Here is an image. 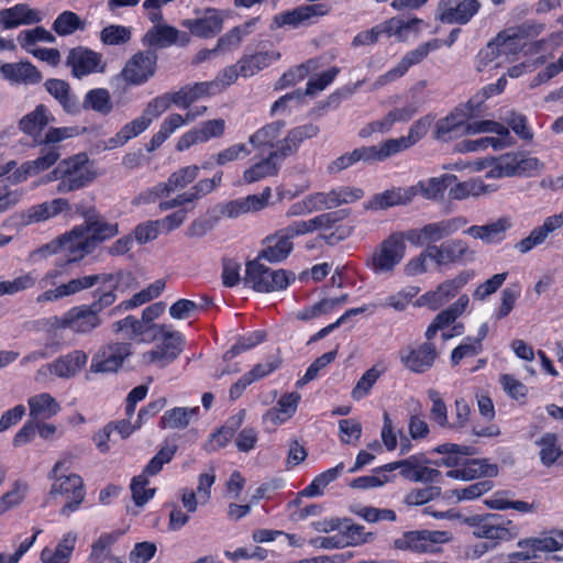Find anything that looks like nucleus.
I'll list each match as a JSON object with an SVG mask.
<instances>
[{
	"label": "nucleus",
	"instance_id": "nucleus-17",
	"mask_svg": "<svg viewBox=\"0 0 563 563\" xmlns=\"http://www.w3.org/2000/svg\"><path fill=\"white\" fill-rule=\"evenodd\" d=\"M131 353L130 343L117 342L108 344L101 347L92 357L90 371L95 373L115 372Z\"/></svg>",
	"mask_w": 563,
	"mask_h": 563
},
{
	"label": "nucleus",
	"instance_id": "nucleus-59",
	"mask_svg": "<svg viewBox=\"0 0 563 563\" xmlns=\"http://www.w3.org/2000/svg\"><path fill=\"white\" fill-rule=\"evenodd\" d=\"M559 438L555 433L547 432L536 441L540 448L539 456L542 465L550 467L559 457H561V449L558 445Z\"/></svg>",
	"mask_w": 563,
	"mask_h": 563
},
{
	"label": "nucleus",
	"instance_id": "nucleus-25",
	"mask_svg": "<svg viewBox=\"0 0 563 563\" xmlns=\"http://www.w3.org/2000/svg\"><path fill=\"white\" fill-rule=\"evenodd\" d=\"M55 120L54 115L44 104H37L33 111L23 115L19 121V129L32 140L42 145L43 131Z\"/></svg>",
	"mask_w": 563,
	"mask_h": 563
},
{
	"label": "nucleus",
	"instance_id": "nucleus-15",
	"mask_svg": "<svg viewBox=\"0 0 563 563\" xmlns=\"http://www.w3.org/2000/svg\"><path fill=\"white\" fill-rule=\"evenodd\" d=\"M441 46L442 41L438 38L428 41L419 45L415 49L408 52L397 64V66L388 70L386 74L379 76L375 81L374 86L376 88H379L390 81H394L402 77L411 66L419 64L428 56L430 52L439 49Z\"/></svg>",
	"mask_w": 563,
	"mask_h": 563
},
{
	"label": "nucleus",
	"instance_id": "nucleus-35",
	"mask_svg": "<svg viewBox=\"0 0 563 563\" xmlns=\"http://www.w3.org/2000/svg\"><path fill=\"white\" fill-rule=\"evenodd\" d=\"M41 19L38 11L31 9L24 3H19L11 8L0 10V26L3 30H11L20 25L37 23Z\"/></svg>",
	"mask_w": 563,
	"mask_h": 563
},
{
	"label": "nucleus",
	"instance_id": "nucleus-62",
	"mask_svg": "<svg viewBox=\"0 0 563 563\" xmlns=\"http://www.w3.org/2000/svg\"><path fill=\"white\" fill-rule=\"evenodd\" d=\"M468 303L470 298L467 295L460 296L455 302H453L446 309L439 312L434 317L433 322L440 330L445 329L450 324H453L455 320L465 312L466 308L468 307Z\"/></svg>",
	"mask_w": 563,
	"mask_h": 563
},
{
	"label": "nucleus",
	"instance_id": "nucleus-23",
	"mask_svg": "<svg viewBox=\"0 0 563 563\" xmlns=\"http://www.w3.org/2000/svg\"><path fill=\"white\" fill-rule=\"evenodd\" d=\"M224 126L225 122L222 119L205 121L183 134L176 144V148L183 152L195 144L208 142L212 137H220L224 133Z\"/></svg>",
	"mask_w": 563,
	"mask_h": 563
},
{
	"label": "nucleus",
	"instance_id": "nucleus-46",
	"mask_svg": "<svg viewBox=\"0 0 563 563\" xmlns=\"http://www.w3.org/2000/svg\"><path fill=\"white\" fill-rule=\"evenodd\" d=\"M280 54L275 51L258 52L251 55H244L238 60L241 76L252 77L261 70L267 68L274 62L279 59Z\"/></svg>",
	"mask_w": 563,
	"mask_h": 563
},
{
	"label": "nucleus",
	"instance_id": "nucleus-12",
	"mask_svg": "<svg viewBox=\"0 0 563 563\" xmlns=\"http://www.w3.org/2000/svg\"><path fill=\"white\" fill-rule=\"evenodd\" d=\"M157 340H161L162 343L157 344L153 350L145 352L143 354V362L164 367L174 362L181 353L184 336L166 325V331H162Z\"/></svg>",
	"mask_w": 563,
	"mask_h": 563
},
{
	"label": "nucleus",
	"instance_id": "nucleus-61",
	"mask_svg": "<svg viewBox=\"0 0 563 563\" xmlns=\"http://www.w3.org/2000/svg\"><path fill=\"white\" fill-rule=\"evenodd\" d=\"M199 169L197 165H189L172 173L167 180L163 181L164 186L167 187L169 196L191 184L198 177Z\"/></svg>",
	"mask_w": 563,
	"mask_h": 563
},
{
	"label": "nucleus",
	"instance_id": "nucleus-24",
	"mask_svg": "<svg viewBox=\"0 0 563 563\" xmlns=\"http://www.w3.org/2000/svg\"><path fill=\"white\" fill-rule=\"evenodd\" d=\"M467 282L468 275L466 273H461L454 278L441 283L435 290L428 291L422 295L421 300L430 309L437 310L454 298Z\"/></svg>",
	"mask_w": 563,
	"mask_h": 563
},
{
	"label": "nucleus",
	"instance_id": "nucleus-21",
	"mask_svg": "<svg viewBox=\"0 0 563 563\" xmlns=\"http://www.w3.org/2000/svg\"><path fill=\"white\" fill-rule=\"evenodd\" d=\"M112 331L123 332L129 338H141L143 342L156 341L162 331H166V324L147 323L143 318L140 320L133 316L115 321Z\"/></svg>",
	"mask_w": 563,
	"mask_h": 563
},
{
	"label": "nucleus",
	"instance_id": "nucleus-11",
	"mask_svg": "<svg viewBox=\"0 0 563 563\" xmlns=\"http://www.w3.org/2000/svg\"><path fill=\"white\" fill-rule=\"evenodd\" d=\"M113 280L112 274H95L73 278L55 288L47 289L36 297L37 303L58 301L65 297L74 296L82 290L92 288L95 285L108 284Z\"/></svg>",
	"mask_w": 563,
	"mask_h": 563
},
{
	"label": "nucleus",
	"instance_id": "nucleus-32",
	"mask_svg": "<svg viewBox=\"0 0 563 563\" xmlns=\"http://www.w3.org/2000/svg\"><path fill=\"white\" fill-rule=\"evenodd\" d=\"M284 158H286L285 155H282L278 148L271 151L266 157L244 170V183L253 184L267 177L276 176L280 168V162Z\"/></svg>",
	"mask_w": 563,
	"mask_h": 563
},
{
	"label": "nucleus",
	"instance_id": "nucleus-38",
	"mask_svg": "<svg viewBox=\"0 0 563 563\" xmlns=\"http://www.w3.org/2000/svg\"><path fill=\"white\" fill-rule=\"evenodd\" d=\"M455 179L454 175L444 174L439 177H432L426 180H420L417 184L409 186L411 201L417 196H421L428 200H435L444 194L448 186Z\"/></svg>",
	"mask_w": 563,
	"mask_h": 563
},
{
	"label": "nucleus",
	"instance_id": "nucleus-49",
	"mask_svg": "<svg viewBox=\"0 0 563 563\" xmlns=\"http://www.w3.org/2000/svg\"><path fill=\"white\" fill-rule=\"evenodd\" d=\"M80 228L96 249L99 242L111 239L119 233L118 224L102 219L88 218Z\"/></svg>",
	"mask_w": 563,
	"mask_h": 563
},
{
	"label": "nucleus",
	"instance_id": "nucleus-31",
	"mask_svg": "<svg viewBox=\"0 0 563 563\" xmlns=\"http://www.w3.org/2000/svg\"><path fill=\"white\" fill-rule=\"evenodd\" d=\"M429 247L432 254V261L439 266L460 262L473 254L467 243L460 239L449 240L440 245H431Z\"/></svg>",
	"mask_w": 563,
	"mask_h": 563
},
{
	"label": "nucleus",
	"instance_id": "nucleus-20",
	"mask_svg": "<svg viewBox=\"0 0 563 563\" xmlns=\"http://www.w3.org/2000/svg\"><path fill=\"white\" fill-rule=\"evenodd\" d=\"M60 253L66 258L65 264L76 263L93 252V243L89 241L80 225H76L70 232L62 235Z\"/></svg>",
	"mask_w": 563,
	"mask_h": 563
},
{
	"label": "nucleus",
	"instance_id": "nucleus-42",
	"mask_svg": "<svg viewBox=\"0 0 563 563\" xmlns=\"http://www.w3.org/2000/svg\"><path fill=\"white\" fill-rule=\"evenodd\" d=\"M494 40L498 45L501 56L509 59L526 46L527 33L520 26L509 27L499 32Z\"/></svg>",
	"mask_w": 563,
	"mask_h": 563
},
{
	"label": "nucleus",
	"instance_id": "nucleus-56",
	"mask_svg": "<svg viewBox=\"0 0 563 563\" xmlns=\"http://www.w3.org/2000/svg\"><path fill=\"white\" fill-rule=\"evenodd\" d=\"M386 372V368L382 364H375L367 369L351 391V397L358 401L369 395L372 388L377 383L379 377Z\"/></svg>",
	"mask_w": 563,
	"mask_h": 563
},
{
	"label": "nucleus",
	"instance_id": "nucleus-26",
	"mask_svg": "<svg viewBox=\"0 0 563 563\" xmlns=\"http://www.w3.org/2000/svg\"><path fill=\"white\" fill-rule=\"evenodd\" d=\"M189 43V36L185 32H180L174 26L167 24H156L150 29L144 37L143 44L165 48L175 44L187 45Z\"/></svg>",
	"mask_w": 563,
	"mask_h": 563
},
{
	"label": "nucleus",
	"instance_id": "nucleus-34",
	"mask_svg": "<svg viewBox=\"0 0 563 563\" xmlns=\"http://www.w3.org/2000/svg\"><path fill=\"white\" fill-rule=\"evenodd\" d=\"M411 202L408 187H394L373 195L365 203L366 210L379 211L396 206H406Z\"/></svg>",
	"mask_w": 563,
	"mask_h": 563
},
{
	"label": "nucleus",
	"instance_id": "nucleus-6",
	"mask_svg": "<svg viewBox=\"0 0 563 563\" xmlns=\"http://www.w3.org/2000/svg\"><path fill=\"white\" fill-rule=\"evenodd\" d=\"M157 55L153 51L137 52L125 63L122 70L112 78L111 85L121 88L122 84L128 86H140L152 78L156 71Z\"/></svg>",
	"mask_w": 563,
	"mask_h": 563
},
{
	"label": "nucleus",
	"instance_id": "nucleus-41",
	"mask_svg": "<svg viewBox=\"0 0 563 563\" xmlns=\"http://www.w3.org/2000/svg\"><path fill=\"white\" fill-rule=\"evenodd\" d=\"M350 213V209H340L321 213L309 220L297 221V223L302 234L311 233L317 230L324 232L333 230L339 225L338 223L346 219Z\"/></svg>",
	"mask_w": 563,
	"mask_h": 563
},
{
	"label": "nucleus",
	"instance_id": "nucleus-3",
	"mask_svg": "<svg viewBox=\"0 0 563 563\" xmlns=\"http://www.w3.org/2000/svg\"><path fill=\"white\" fill-rule=\"evenodd\" d=\"M174 104L170 92L163 93L152 99L144 108L142 114L133 121L124 124L120 131L108 139L104 145L107 150H114L123 146L131 139L140 135L152 123Z\"/></svg>",
	"mask_w": 563,
	"mask_h": 563
},
{
	"label": "nucleus",
	"instance_id": "nucleus-58",
	"mask_svg": "<svg viewBox=\"0 0 563 563\" xmlns=\"http://www.w3.org/2000/svg\"><path fill=\"white\" fill-rule=\"evenodd\" d=\"M344 463L329 468L313 478V481L300 493L306 497H316L323 494V489L333 481H335L343 472Z\"/></svg>",
	"mask_w": 563,
	"mask_h": 563
},
{
	"label": "nucleus",
	"instance_id": "nucleus-8",
	"mask_svg": "<svg viewBox=\"0 0 563 563\" xmlns=\"http://www.w3.org/2000/svg\"><path fill=\"white\" fill-rule=\"evenodd\" d=\"M543 169V163L525 152H510L498 156V164L490 172V176L504 177H533Z\"/></svg>",
	"mask_w": 563,
	"mask_h": 563
},
{
	"label": "nucleus",
	"instance_id": "nucleus-14",
	"mask_svg": "<svg viewBox=\"0 0 563 563\" xmlns=\"http://www.w3.org/2000/svg\"><path fill=\"white\" fill-rule=\"evenodd\" d=\"M65 64L70 68L71 75L78 79L93 73H103L106 69L102 54L85 46L71 48L66 56Z\"/></svg>",
	"mask_w": 563,
	"mask_h": 563
},
{
	"label": "nucleus",
	"instance_id": "nucleus-2",
	"mask_svg": "<svg viewBox=\"0 0 563 563\" xmlns=\"http://www.w3.org/2000/svg\"><path fill=\"white\" fill-rule=\"evenodd\" d=\"M69 463V459L57 461L48 474V478L53 481L49 496L52 498L63 497L66 499L65 505L60 509L62 516H69L77 510L86 496L84 481L79 475L59 474L63 468L68 470L67 464Z\"/></svg>",
	"mask_w": 563,
	"mask_h": 563
},
{
	"label": "nucleus",
	"instance_id": "nucleus-47",
	"mask_svg": "<svg viewBox=\"0 0 563 563\" xmlns=\"http://www.w3.org/2000/svg\"><path fill=\"white\" fill-rule=\"evenodd\" d=\"M30 417L33 420H46L60 411V405L48 393H41L27 399Z\"/></svg>",
	"mask_w": 563,
	"mask_h": 563
},
{
	"label": "nucleus",
	"instance_id": "nucleus-60",
	"mask_svg": "<svg viewBox=\"0 0 563 563\" xmlns=\"http://www.w3.org/2000/svg\"><path fill=\"white\" fill-rule=\"evenodd\" d=\"M52 27L59 36H68L76 31H84L86 22L77 13L66 10L57 15Z\"/></svg>",
	"mask_w": 563,
	"mask_h": 563
},
{
	"label": "nucleus",
	"instance_id": "nucleus-51",
	"mask_svg": "<svg viewBox=\"0 0 563 563\" xmlns=\"http://www.w3.org/2000/svg\"><path fill=\"white\" fill-rule=\"evenodd\" d=\"M284 128V121H274L268 123L253 133L250 136L249 142L253 147L258 150L264 147L277 150V144L280 142L278 139L282 135Z\"/></svg>",
	"mask_w": 563,
	"mask_h": 563
},
{
	"label": "nucleus",
	"instance_id": "nucleus-63",
	"mask_svg": "<svg viewBox=\"0 0 563 563\" xmlns=\"http://www.w3.org/2000/svg\"><path fill=\"white\" fill-rule=\"evenodd\" d=\"M536 552H555L563 549V530H553L538 538L525 541Z\"/></svg>",
	"mask_w": 563,
	"mask_h": 563
},
{
	"label": "nucleus",
	"instance_id": "nucleus-44",
	"mask_svg": "<svg viewBox=\"0 0 563 563\" xmlns=\"http://www.w3.org/2000/svg\"><path fill=\"white\" fill-rule=\"evenodd\" d=\"M47 92L53 96L63 109L69 114H78L80 104L77 97L71 92L68 82L62 79H48L44 84Z\"/></svg>",
	"mask_w": 563,
	"mask_h": 563
},
{
	"label": "nucleus",
	"instance_id": "nucleus-30",
	"mask_svg": "<svg viewBox=\"0 0 563 563\" xmlns=\"http://www.w3.org/2000/svg\"><path fill=\"white\" fill-rule=\"evenodd\" d=\"M271 196L272 190L266 187L261 195H250L228 202L221 213L228 218H238L241 214L260 211L268 205Z\"/></svg>",
	"mask_w": 563,
	"mask_h": 563
},
{
	"label": "nucleus",
	"instance_id": "nucleus-16",
	"mask_svg": "<svg viewBox=\"0 0 563 563\" xmlns=\"http://www.w3.org/2000/svg\"><path fill=\"white\" fill-rule=\"evenodd\" d=\"M468 523L474 528L473 533L477 538L488 540H511L517 536L515 527H507V525H510V521L505 523L500 516L495 514L473 517L468 519Z\"/></svg>",
	"mask_w": 563,
	"mask_h": 563
},
{
	"label": "nucleus",
	"instance_id": "nucleus-28",
	"mask_svg": "<svg viewBox=\"0 0 563 563\" xmlns=\"http://www.w3.org/2000/svg\"><path fill=\"white\" fill-rule=\"evenodd\" d=\"M70 210L71 207L67 199L55 198L53 200L44 201L42 203L30 207L23 212L22 219L24 224L29 225L47 221L63 212H70Z\"/></svg>",
	"mask_w": 563,
	"mask_h": 563
},
{
	"label": "nucleus",
	"instance_id": "nucleus-43",
	"mask_svg": "<svg viewBox=\"0 0 563 563\" xmlns=\"http://www.w3.org/2000/svg\"><path fill=\"white\" fill-rule=\"evenodd\" d=\"M510 228V219L503 217L484 225H472L465 231V233L489 244L501 241L505 238L507 230Z\"/></svg>",
	"mask_w": 563,
	"mask_h": 563
},
{
	"label": "nucleus",
	"instance_id": "nucleus-5",
	"mask_svg": "<svg viewBox=\"0 0 563 563\" xmlns=\"http://www.w3.org/2000/svg\"><path fill=\"white\" fill-rule=\"evenodd\" d=\"M295 275L285 269H272L260 260L246 264L244 282L258 292L279 291L288 287Z\"/></svg>",
	"mask_w": 563,
	"mask_h": 563
},
{
	"label": "nucleus",
	"instance_id": "nucleus-64",
	"mask_svg": "<svg viewBox=\"0 0 563 563\" xmlns=\"http://www.w3.org/2000/svg\"><path fill=\"white\" fill-rule=\"evenodd\" d=\"M16 40L23 49L31 53L36 49L35 45L37 42L54 43L55 36L46 29L36 26L31 30L21 31Z\"/></svg>",
	"mask_w": 563,
	"mask_h": 563
},
{
	"label": "nucleus",
	"instance_id": "nucleus-52",
	"mask_svg": "<svg viewBox=\"0 0 563 563\" xmlns=\"http://www.w3.org/2000/svg\"><path fill=\"white\" fill-rule=\"evenodd\" d=\"M199 407H175L165 411L159 421L162 429H185L192 419H196Z\"/></svg>",
	"mask_w": 563,
	"mask_h": 563
},
{
	"label": "nucleus",
	"instance_id": "nucleus-29",
	"mask_svg": "<svg viewBox=\"0 0 563 563\" xmlns=\"http://www.w3.org/2000/svg\"><path fill=\"white\" fill-rule=\"evenodd\" d=\"M437 351L432 343H423L417 349L400 351L401 363L411 372L423 373L434 363Z\"/></svg>",
	"mask_w": 563,
	"mask_h": 563
},
{
	"label": "nucleus",
	"instance_id": "nucleus-45",
	"mask_svg": "<svg viewBox=\"0 0 563 563\" xmlns=\"http://www.w3.org/2000/svg\"><path fill=\"white\" fill-rule=\"evenodd\" d=\"M216 86L217 82H196L194 85H186L176 92H170V96L175 106L187 109L198 99L213 93Z\"/></svg>",
	"mask_w": 563,
	"mask_h": 563
},
{
	"label": "nucleus",
	"instance_id": "nucleus-50",
	"mask_svg": "<svg viewBox=\"0 0 563 563\" xmlns=\"http://www.w3.org/2000/svg\"><path fill=\"white\" fill-rule=\"evenodd\" d=\"M355 151L357 161L365 164L383 162L399 153L391 139L377 145L361 146L355 148Z\"/></svg>",
	"mask_w": 563,
	"mask_h": 563
},
{
	"label": "nucleus",
	"instance_id": "nucleus-37",
	"mask_svg": "<svg viewBox=\"0 0 563 563\" xmlns=\"http://www.w3.org/2000/svg\"><path fill=\"white\" fill-rule=\"evenodd\" d=\"M0 74L14 84H37L42 80L41 71L30 62L3 63Z\"/></svg>",
	"mask_w": 563,
	"mask_h": 563
},
{
	"label": "nucleus",
	"instance_id": "nucleus-18",
	"mask_svg": "<svg viewBox=\"0 0 563 563\" xmlns=\"http://www.w3.org/2000/svg\"><path fill=\"white\" fill-rule=\"evenodd\" d=\"M329 11V5L324 3L300 5L292 10L276 14L273 20V25L275 27L288 26L297 29L301 25L308 24L312 18L325 15Z\"/></svg>",
	"mask_w": 563,
	"mask_h": 563
},
{
	"label": "nucleus",
	"instance_id": "nucleus-27",
	"mask_svg": "<svg viewBox=\"0 0 563 563\" xmlns=\"http://www.w3.org/2000/svg\"><path fill=\"white\" fill-rule=\"evenodd\" d=\"M563 225V210L545 218L542 225L534 228L530 234L516 243L515 247L521 254L530 252L532 249L543 244L547 238Z\"/></svg>",
	"mask_w": 563,
	"mask_h": 563
},
{
	"label": "nucleus",
	"instance_id": "nucleus-22",
	"mask_svg": "<svg viewBox=\"0 0 563 563\" xmlns=\"http://www.w3.org/2000/svg\"><path fill=\"white\" fill-rule=\"evenodd\" d=\"M479 8L478 0H441L439 19L448 24H466Z\"/></svg>",
	"mask_w": 563,
	"mask_h": 563
},
{
	"label": "nucleus",
	"instance_id": "nucleus-7",
	"mask_svg": "<svg viewBox=\"0 0 563 563\" xmlns=\"http://www.w3.org/2000/svg\"><path fill=\"white\" fill-rule=\"evenodd\" d=\"M467 224L464 217H454L441 221L431 222L419 229H410L405 232L407 241L415 246L437 245V243Z\"/></svg>",
	"mask_w": 563,
	"mask_h": 563
},
{
	"label": "nucleus",
	"instance_id": "nucleus-55",
	"mask_svg": "<svg viewBox=\"0 0 563 563\" xmlns=\"http://www.w3.org/2000/svg\"><path fill=\"white\" fill-rule=\"evenodd\" d=\"M82 108L92 110L102 115L109 114L113 110V102L110 92L104 88H95L89 90L84 98Z\"/></svg>",
	"mask_w": 563,
	"mask_h": 563
},
{
	"label": "nucleus",
	"instance_id": "nucleus-19",
	"mask_svg": "<svg viewBox=\"0 0 563 563\" xmlns=\"http://www.w3.org/2000/svg\"><path fill=\"white\" fill-rule=\"evenodd\" d=\"M222 172L217 173L212 178H206L195 184L188 191L177 195L175 198L161 201L158 209L167 211L188 203H192L208 194L212 192L222 181Z\"/></svg>",
	"mask_w": 563,
	"mask_h": 563
},
{
	"label": "nucleus",
	"instance_id": "nucleus-9",
	"mask_svg": "<svg viewBox=\"0 0 563 563\" xmlns=\"http://www.w3.org/2000/svg\"><path fill=\"white\" fill-rule=\"evenodd\" d=\"M299 235L303 234L297 221L278 230L264 240V247L258 254V260L269 263H279L286 260L294 249L292 239Z\"/></svg>",
	"mask_w": 563,
	"mask_h": 563
},
{
	"label": "nucleus",
	"instance_id": "nucleus-39",
	"mask_svg": "<svg viewBox=\"0 0 563 563\" xmlns=\"http://www.w3.org/2000/svg\"><path fill=\"white\" fill-rule=\"evenodd\" d=\"M498 474V466L488 463L487 460H468L462 467L451 470L446 476L461 481H472L482 476L494 477Z\"/></svg>",
	"mask_w": 563,
	"mask_h": 563
},
{
	"label": "nucleus",
	"instance_id": "nucleus-54",
	"mask_svg": "<svg viewBox=\"0 0 563 563\" xmlns=\"http://www.w3.org/2000/svg\"><path fill=\"white\" fill-rule=\"evenodd\" d=\"M433 121V117L426 115L415 121L408 132V135L400 136L398 139H391L395 143L398 152H402L412 145H415L420 139H422L429 131Z\"/></svg>",
	"mask_w": 563,
	"mask_h": 563
},
{
	"label": "nucleus",
	"instance_id": "nucleus-36",
	"mask_svg": "<svg viewBox=\"0 0 563 563\" xmlns=\"http://www.w3.org/2000/svg\"><path fill=\"white\" fill-rule=\"evenodd\" d=\"M181 25L198 37H212L218 34L223 26V19L217 10H208L206 14L198 19H185Z\"/></svg>",
	"mask_w": 563,
	"mask_h": 563
},
{
	"label": "nucleus",
	"instance_id": "nucleus-13",
	"mask_svg": "<svg viewBox=\"0 0 563 563\" xmlns=\"http://www.w3.org/2000/svg\"><path fill=\"white\" fill-rule=\"evenodd\" d=\"M450 540V533L439 530L409 531L395 541V545L401 550H410L418 553L438 551L439 544Z\"/></svg>",
	"mask_w": 563,
	"mask_h": 563
},
{
	"label": "nucleus",
	"instance_id": "nucleus-10",
	"mask_svg": "<svg viewBox=\"0 0 563 563\" xmlns=\"http://www.w3.org/2000/svg\"><path fill=\"white\" fill-rule=\"evenodd\" d=\"M88 355L81 350H74L38 368L35 375L37 382H45L51 375L68 379L76 376L87 364Z\"/></svg>",
	"mask_w": 563,
	"mask_h": 563
},
{
	"label": "nucleus",
	"instance_id": "nucleus-1",
	"mask_svg": "<svg viewBox=\"0 0 563 563\" xmlns=\"http://www.w3.org/2000/svg\"><path fill=\"white\" fill-rule=\"evenodd\" d=\"M97 177L93 164L87 154L79 153L63 159L48 175V180H58L56 191L67 194L79 190Z\"/></svg>",
	"mask_w": 563,
	"mask_h": 563
},
{
	"label": "nucleus",
	"instance_id": "nucleus-53",
	"mask_svg": "<svg viewBox=\"0 0 563 563\" xmlns=\"http://www.w3.org/2000/svg\"><path fill=\"white\" fill-rule=\"evenodd\" d=\"M165 288V282L158 279L151 284L147 288L141 290L135 294L131 299L122 301L120 305L115 306L110 312V316H115L122 310H130L135 307H139L143 303L151 301L154 298H157L161 292Z\"/></svg>",
	"mask_w": 563,
	"mask_h": 563
},
{
	"label": "nucleus",
	"instance_id": "nucleus-57",
	"mask_svg": "<svg viewBox=\"0 0 563 563\" xmlns=\"http://www.w3.org/2000/svg\"><path fill=\"white\" fill-rule=\"evenodd\" d=\"M122 536L121 531L102 533L91 545V552L88 556V563H103L110 558L111 547Z\"/></svg>",
	"mask_w": 563,
	"mask_h": 563
},
{
	"label": "nucleus",
	"instance_id": "nucleus-40",
	"mask_svg": "<svg viewBox=\"0 0 563 563\" xmlns=\"http://www.w3.org/2000/svg\"><path fill=\"white\" fill-rule=\"evenodd\" d=\"M320 129L313 123L296 126L288 131L287 135L277 144L279 153L288 157L295 154L305 140L318 135Z\"/></svg>",
	"mask_w": 563,
	"mask_h": 563
},
{
	"label": "nucleus",
	"instance_id": "nucleus-4",
	"mask_svg": "<svg viewBox=\"0 0 563 563\" xmlns=\"http://www.w3.org/2000/svg\"><path fill=\"white\" fill-rule=\"evenodd\" d=\"M405 232H394L383 240L366 260V266L375 275L390 276L406 255Z\"/></svg>",
	"mask_w": 563,
	"mask_h": 563
},
{
	"label": "nucleus",
	"instance_id": "nucleus-48",
	"mask_svg": "<svg viewBox=\"0 0 563 563\" xmlns=\"http://www.w3.org/2000/svg\"><path fill=\"white\" fill-rule=\"evenodd\" d=\"M465 115L460 112H452L445 118L440 119L434 126V139L449 141L466 134Z\"/></svg>",
	"mask_w": 563,
	"mask_h": 563
},
{
	"label": "nucleus",
	"instance_id": "nucleus-33",
	"mask_svg": "<svg viewBox=\"0 0 563 563\" xmlns=\"http://www.w3.org/2000/svg\"><path fill=\"white\" fill-rule=\"evenodd\" d=\"M69 330L76 334H89L102 324V318L88 305H79L68 310Z\"/></svg>",
	"mask_w": 563,
	"mask_h": 563
}]
</instances>
